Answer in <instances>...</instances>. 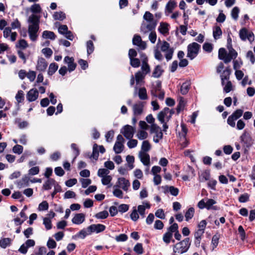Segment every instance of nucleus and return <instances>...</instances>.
Returning <instances> with one entry per match:
<instances>
[{
	"label": "nucleus",
	"instance_id": "obj_1",
	"mask_svg": "<svg viewBox=\"0 0 255 255\" xmlns=\"http://www.w3.org/2000/svg\"><path fill=\"white\" fill-rule=\"evenodd\" d=\"M191 240L187 237L182 241L176 243L173 246V252L179 254L186 253L190 247Z\"/></svg>",
	"mask_w": 255,
	"mask_h": 255
},
{
	"label": "nucleus",
	"instance_id": "obj_2",
	"mask_svg": "<svg viewBox=\"0 0 255 255\" xmlns=\"http://www.w3.org/2000/svg\"><path fill=\"white\" fill-rule=\"evenodd\" d=\"M216 201L213 199L204 198L200 200L197 204V207L200 209L206 208L208 210H219L220 208L216 205Z\"/></svg>",
	"mask_w": 255,
	"mask_h": 255
},
{
	"label": "nucleus",
	"instance_id": "obj_3",
	"mask_svg": "<svg viewBox=\"0 0 255 255\" xmlns=\"http://www.w3.org/2000/svg\"><path fill=\"white\" fill-rule=\"evenodd\" d=\"M201 46L196 42L189 44L187 46V57L190 60L194 59L198 54Z\"/></svg>",
	"mask_w": 255,
	"mask_h": 255
},
{
	"label": "nucleus",
	"instance_id": "obj_4",
	"mask_svg": "<svg viewBox=\"0 0 255 255\" xmlns=\"http://www.w3.org/2000/svg\"><path fill=\"white\" fill-rule=\"evenodd\" d=\"M239 36L241 39L243 41H246L247 39L252 42L255 39L254 34L253 32H250L245 28H242L239 31Z\"/></svg>",
	"mask_w": 255,
	"mask_h": 255
},
{
	"label": "nucleus",
	"instance_id": "obj_5",
	"mask_svg": "<svg viewBox=\"0 0 255 255\" xmlns=\"http://www.w3.org/2000/svg\"><path fill=\"white\" fill-rule=\"evenodd\" d=\"M150 132L155 133V135L153 137V141L155 143H158L159 139L163 138V133L161 128L156 124H153L151 125Z\"/></svg>",
	"mask_w": 255,
	"mask_h": 255
},
{
	"label": "nucleus",
	"instance_id": "obj_6",
	"mask_svg": "<svg viewBox=\"0 0 255 255\" xmlns=\"http://www.w3.org/2000/svg\"><path fill=\"white\" fill-rule=\"evenodd\" d=\"M169 111V108L165 107L162 111H160L157 115L158 120L161 124H163V131L164 132L166 131L167 128H168V125L165 122V117L166 115L168 114Z\"/></svg>",
	"mask_w": 255,
	"mask_h": 255
},
{
	"label": "nucleus",
	"instance_id": "obj_7",
	"mask_svg": "<svg viewBox=\"0 0 255 255\" xmlns=\"http://www.w3.org/2000/svg\"><path fill=\"white\" fill-rule=\"evenodd\" d=\"M134 131L135 128L128 125L125 126L121 130V132L127 139L132 138Z\"/></svg>",
	"mask_w": 255,
	"mask_h": 255
},
{
	"label": "nucleus",
	"instance_id": "obj_8",
	"mask_svg": "<svg viewBox=\"0 0 255 255\" xmlns=\"http://www.w3.org/2000/svg\"><path fill=\"white\" fill-rule=\"evenodd\" d=\"M129 186L130 183L128 180L124 177H120L118 178L116 184L114 185V188H121L124 191H127Z\"/></svg>",
	"mask_w": 255,
	"mask_h": 255
},
{
	"label": "nucleus",
	"instance_id": "obj_9",
	"mask_svg": "<svg viewBox=\"0 0 255 255\" xmlns=\"http://www.w3.org/2000/svg\"><path fill=\"white\" fill-rule=\"evenodd\" d=\"M241 142L244 143V146L250 147L253 144V139L250 134L244 132L240 137Z\"/></svg>",
	"mask_w": 255,
	"mask_h": 255
},
{
	"label": "nucleus",
	"instance_id": "obj_10",
	"mask_svg": "<svg viewBox=\"0 0 255 255\" xmlns=\"http://www.w3.org/2000/svg\"><path fill=\"white\" fill-rule=\"evenodd\" d=\"M132 44L137 46L141 50H144L146 48V44L142 41L141 37L138 35H134L132 38Z\"/></svg>",
	"mask_w": 255,
	"mask_h": 255
},
{
	"label": "nucleus",
	"instance_id": "obj_11",
	"mask_svg": "<svg viewBox=\"0 0 255 255\" xmlns=\"http://www.w3.org/2000/svg\"><path fill=\"white\" fill-rule=\"evenodd\" d=\"M64 61L68 65L67 69L69 72H72L75 69L77 64L74 63V59L73 57L67 56L64 58Z\"/></svg>",
	"mask_w": 255,
	"mask_h": 255
},
{
	"label": "nucleus",
	"instance_id": "obj_12",
	"mask_svg": "<svg viewBox=\"0 0 255 255\" xmlns=\"http://www.w3.org/2000/svg\"><path fill=\"white\" fill-rule=\"evenodd\" d=\"M231 72L232 70L230 66H228L226 67L221 73L220 77L221 79V84L223 86L225 84V80H228V81H229Z\"/></svg>",
	"mask_w": 255,
	"mask_h": 255
},
{
	"label": "nucleus",
	"instance_id": "obj_13",
	"mask_svg": "<svg viewBox=\"0 0 255 255\" xmlns=\"http://www.w3.org/2000/svg\"><path fill=\"white\" fill-rule=\"evenodd\" d=\"M38 97V91L37 89H32L27 93L26 98L27 100L30 102H33L35 101Z\"/></svg>",
	"mask_w": 255,
	"mask_h": 255
},
{
	"label": "nucleus",
	"instance_id": "obj_14",
	"mask_svg": "<svg viewBox=\"0 0 255 255\" xmlns=\"http://www.w3.org/2000/svg\"><path fill=\"white\" fill-rule=\"evenodd\" d=\"M139 158L144 165H149L150 156L148 153H146L144 152L140 151L139 153Z\"/></svg>",
	"mask_w": 255,
	"mask_h": 255
},
{
	"label": "nucleus",
	"instance_id": "obj_15",
	"mask_svg": "<svg viewBox=\"0 0 255 255\" xmlns=\"http://www.w3.org/2000/svg\"><path fill=\"white\" fill-rule=\"evenodd\" d=\"M47 67V63L42 57L39 58L36 65V69L39 71H45Z\"/></svg>",
	"mask_w": 255,
	"mask_h": 255
},
{
	"label": "nucleus",
	"instance_id": "obj_16",
	"mask_svg": "<svg viewBox=\"0 0 255 255\" xmlns=\"http://www.w3.org/2000/svg\"><path fill=\"white\" fill-rule=\"evenodd\" d=\"M91 232L99 233L104 231L106 229V226L103 224H92L89 226Z\"/></svg>",
	"mask_w": 255,
	"mask_h": 255
},
{
	"label": "nucleus",
	"instance_id": "obj_17",
	"mask_svg": "<svg viewBox=\"0 0 255 255\" xmlns=\"http://www.w3.org/2000/svg\"><path fill=\"white\" fill-rule=\"evenodd\" d=\"M149 22V23L146 25H142L141 26V31L144 33L147 32L149 31H152V30L154 29L156 26L157 23L156 21H154Z\"/></svg>",
	"mask_w": 255,
	"mask_h": 255
},
{
	"label": "nucleus",
	"instance_id": "obj_18",
	"mask_svg": "<svg viewBox=\"0 0 255 255\" xmlns=\"http://www.w3.org/2000/svg\"><path fill=\"white\" fill-rule=\"evenodd\" d=\"M143 103L139 102L138 103L134 104L133 106V114L135 116L140 115L143 112Z\"/></svg>",
	"mask_w": 255,
	"mask_h": 255
},
{
	"label": "nucleus",
	"instance_id": "obj_19",
	"mask_svg": "<svg viewBox=\"0 0 255 255\" xmlns=\"http://www.w3.org/2000/svg\"><path fill=\"white\" fill-rule=\"evenodd\" d=\"M28 22L29 23V25H39L40 22V17L33 14H31L28 17Z\"/></svg>",
	"mask_w": 255,
	"mask_h": 255
},
{
	"label": "nucleus",
	"instance_id": "obj_20",
	"mask_svg": "<svg viewBox=\"0 0 255 255\" xmlns=\"http://www.w3.org/2000/svg\"><path fill=\"white\" fill-rule=\"evenodd\" d=\"M164 72V70L162 69L160 65H158L155 67L153 72L152 73V77L158 78H159Z\"/></svg>",
	"mask_w": 255,
	"mask_h": 255
},
{
	"label": "nucleus",
	"instance_id": "obj_21",
	"mask_svg": "<svg viewBox=\"0 0 255 255\" xmlns=\"http://www.w3.org/2000/svg\"><path fill=\"white\" fill-rule=\"evenodd\" d=\"M141 70L140 71L142 73L146 75L150 72V67L148 63V62H146V59L143 60L142 62L141 66Z\"/></svg>",
	"mask_w": 255,
	"mask_h": 255
},
{
	"label": "nucleus",
	"instance_id": "obj_22",
	"mask_svg": "<svg viewBox=\"0 0 255 255\" xmlns=\"http://www.w3.org/2000/svg\"><path fill=\"white\" fill-rule=\"evenodd\" d=\"M55 183V180L53 178L48 179L43 184L42 189L44 190H49L51 189L52 186Z\"/></svg>",
	"mask_w": 255,
	"mask_h": 255
},
{
	"label": "nucleus",
	"instance_id": "obj_23",
	"mask_svg": "<svg viewBox=\"0 0 255 255\" xmlns=\"http://www.w3.org/2000/svg\"><path fill=\"white\" fill-rule=\"evenodd\" d=\"M42 36L43 38L49 39L51 40H54L56 38V35L53 31L44 30L42 32Z\"/></svg>",
	"mask_w": 255,
	"mask_h": 255
},
{
	"label": "nucleus",
	"instance_id": "obj_24",
	"mask_svg": "<svg viewBox=\"0 0 255 255\" xmlns=\"http://www.w3.org/2000/svg\"><path fill=\"white\" fill-rule=\"evenodd\" d=\"M12 240L9 238H1L0 240V247L5 249L11 244Z\"/></svg>",
	"mask_w": 255,
	"mask_h": 255
},
{
	"label": "nucleus",
	"instance_id": "obj_25",
	"mask_svg": "<svg viewBox=\"0 0 255 255\" xmlns=\"http://www.w3.org/2000/svg\"><path fill=\"white\" fill-rule=\"evenodd\" d=\"M222 34L221 28L219 26H215L213 28V35L215 39H218Z\"/></svg>",
	"mask_w": 255,
	"mask_h": 255
},
{
	"label": "nucleus",
	"instance_id": "obj_26",
	"mask_svg": "<svg viewBox=\"0 0 255 255\" xmlns=\"http://www.w3.org/2000/svg\"><path fill=\"white\" fill-rule=\"evenodd\" d=\"M164 189L165 192H169L170 194L173 196H176L178 195L179 189L173 186H165Z\"/></svg>",
	"mask_w": 255,
	"mask_h": 255
},
{
	"label": "nucleus",
	"instance_id": "obj_27",
	"mask_svg": "<svg viewBox=\"0 0 255 255\" xmlns=\"http://www.w3.org/2000/svg\"><path fill=\"white\" fill-rule=\"evenodd\" d=\"M98 145L97 143H94L93 146L92 153L90 155V158H93L95 160H97L99 157V150Z\"/></svg>",
	"mask_w": 255,
	"mask_h": 255
},
{
	"label": "nucleus",
	"instance_id": "obj_28",
	"mask_svg": "<svg viewBox=\"0 0 255 255\" xmlns=\"http://www.w3.org/2000/svg\"><path fill=\"white\" fill-rule=\"evenodd\" d=\"M176 2L174 0H170L166 5L165 9L169 13H171L176 7Z\"/></svg>",
	"mask_w": 255,
	"mask_h": 255
},
{
	"label": "nucleus",
	"instance_id": "obj_29",
	"mask_svg": "<svg viewBox=\"0 0 255 255\" xmlns=\"http://www.w3.org/2000/svg\"><path fill=\"white\" fill-rule=\"evenodd\" d=\"M173 235L169 232H166L163 236V241L166 244H169L171 242L174 243V240L172 239Z\"/></svg>",
	"mask_w": 255,
	"mask_h": 255
},
{
	"label": "nucleus",
	"instance_id": "obj_30",
	"mask_svg": "<svg viewBox=\"0 0 255 255\" xmlns=\"http://www.w3.org/2000/svg\"><path fill=\"white\" fill-rule=\"evenodd\" d=\"M186 103L183 97H181L176 107L177 114L178 115L181 111H183L185 106Z\"/></svg>",
	"mask_w": 255,
	"mask_h": 255
},
{
	"label": "nucleus",
	"instance_id": "obj_31",
	"mask_svg": "<svg viewBox=\"0 0 255 255\" xmlns=\"http://www.w3.org/2000/svg\"><path fill=\"white\" fill-rule=\"evenodd\" d=\"M29 180L28 177L25 176L18 182L17 185L19 188L28 186L29 185Z\"/></svg>",
	"mask_w": 255,
	"mask_h": 255
},
{
	"label": "nucleus",
	"instance_id": "obj_32",
	"mask_svg": "<svg viewBox=\"0 0 255 255\" xmlns=\"http://www.w3.org/2000/svg\"><path fill=\"white\" fill-rule=\"evenodd\" d=\"M168 24L166 23L161 22L158 28V31L162 34H165L168 32Z\"/></svg>",
	"mask_w": 255,
	"mask_h": 255
},
{
	"label": "nucleus",
	"instance_id": "obj_33",
	"mask_svg": "<svg viewBox=\"0 0 255 255\" xmlns=\"http://www.w3.org/2000/svg\"><path fill=\"white\" fill-rule=\"evenodd\" d=\"M53 16L55 20L62 21L66 18V14L63 11H56L54 13Z\"/></svg>",
	"mask_w": 255,
	"mask_h": 255
},
{
	"label": "nucleus",
	"instance_id": "obj_34",
	"mask_svg": "<svg viewBox=\"0 0 255 255\" xmlns=\"http://www.w3.org/2000/svg\"><path fill=\"white\" fill-rule=\"evenodd\" d=\"M194 212L195 210L193 207H190L188 209L185 214V220L186 221H188L193 218Z\"/></svg>",
	"mask_w": 255,
	"mask_h": 255
},
{
	"label": "nucleus",
	"instance_id": "obj_35",
	"mask_svg": "<svg viewBox=\"0 0 255 255\" xmlns=\"http://www.w3.org/2000/svg\"><path fill=\"white\" fill-rule=\"evenodd\" d=\"M58 65L55 63H51L49 65L48 74L50 76L52 75L58 69Z\"/></svg>",
	"mask_w": 255,
	"mask_h": 255
},
{
	"label": "nucleus",
	"instance_id": "obj_36",
	"mask_svg": "<svg viewBox=\"0 0 255 255\" xmlns=\"http://www.w3.org/2000/svg\"><path fill=\"white\" fill-rule=\"evenodd\" d=\"M124 147V146L123 145V143L119 142H116L113 149L116 153L119 154L122 152Z\"/></svg>",
	"mask_w": 255,
	"mask_h": 255
},
{
	"label": "nucleus",
	"instance_id": "obj_37",
	"mask_svg": "<svg viewBox=\"0 0 255 255\" xmlns=\"http://www.w3.org/2000/svg\"><path fill=\"white\" fill-rule=\"evenodd\" d=\"M138 97L140 100H144L147 99L146 90L145 88H141L138 91Z\"/></svg>",
	"mask_w": 255,
	"mask_h": 255
},
{
	"label": "nucleus",
	"instance_id": "obj_38",
	"mask_svg": "<svg viewBox=\"0 0 255 255\" xmlns=\"http://www.w3.org/2000/svg\"><path fill=\"white\" fill-rule=\"evenodd\" d=\"M146 75L140 71H138L135 74V79L137 84H138L144 79Z\"/></svg>",
	"mask_w": 255,
	"mask_h": 255
},
{
	"label": "nucleus",
	"instance_id": "obj_39",
	"mask_svg": "<svg viewBox=\"0 0 255 255\" xmlns=\"http://www.w3.org/2000/svg\"><path fill=\"white\" fill-rule=\"evenodd\" d=\"M109 216V213L107 211H103L97 213L95 217L98 219H105Z\"/></svg>",
	"mask_w": 255,
	"mask_h": 255
},
{
	"label": "nucleus",
	"instance_id": "obj_40",
	"mask_svg": "<svg viewBox=\"0 0 255 255\" xmlns=\"http://www.w3.org/2000/svg\"><path fill=\"white\" fill-rule=\"evenodd\" d=\"M151 146L147 140H144L141 145V150L140 151L146 152L150 149Z\"/></svg>",
	"mask_w": 255,
	"mask_h": 255
},
{
	"label": "nucleus",
	"instance_id": "obj_41",
	"mask_svg": "<svg viewBox=\"0 0 255 255\" xmlns=\"http://www.w3.org/2000/svg\"><path fill=\"white\" fill-rule=\"evenodd\" d=\"M87 54L90 55L94 50V46L93 42L91 40H89L87 42Z\"/></svg>",
	"mask_w": 255,
	"mask_h": 255
},
{
	"label": "nucleus",
	"instance_id": "obj_42",
	"mask_svg": "<svg viewBox=\"0 0 255 255\" xmlns=\"http://www.w3.org/2000/svg\"><path fill=\"white\" fill-rule=\"evenodd\" d=\"M24 92L22 90H19L15 96V99L18 103H21L24 100Z\"/></svg>",
	"mask_w": 255,
	"mask_h": 255
},
{
	"label": "nucleus",
	"instance_id": "obj_43",
	"mask_svg": "<svg viewBox=\"0 0 255 255\" xmlns=\"http://www.w3.org/2000/svg\"><path fill=\"white\" fill-rule=\"evenodd\" d=\"M220 235L218 234H216L213 236L212 239V244L213 245V250L217 247Z\"/></svg>",
	"mask_w": 255,
	"mask_h": 255
},
{
	"label": "nucleus",
	"instance_id": "obj_44",
	"mask_svg": "<svg viewBox=\"0 0 255 255\" xmlns=\"http://www.w3.org/2000/svg\"><path fill=\"white\" fill-rule=\"evenodd\" d=\"M130 64L133 68H138L140 64V61L139 59L136 58H130Z\"/></svg>",
	"mask_w": 255,
	"mask_h": 255
},
{
	"label": "nucleus",
	"instance_id": "obj_45",
	"mask_svg": "<svg viewBox=\"0 0 255 255\" xmlns=\"http://www.w3.org/2000/svg\"><path fill=\"white\" fill-rule=\"evenodd\" d=\"M133 251L138 255L142 254L143 253V250L142 244H136L133 248Z\"/></svg>",
	"mask_w": 255,
	"mask_h": 255
},
{
	"label": "nucleus",
	"instance_id": "obj_46",
	"mask_svg": "<svg viewBox=\"0 0 255 255\" xmlns=\"http://www.w3.org/2000/svg\"><path fill=\"white\" fill-rule=\"evenodd\" d=\"M130 217L133 221H136L139 219V215L135 207H133V210L130 215Z\"/></svg>",
	"mask_w": 255,
	"mask_h": 255
},
{
	"label": "nucleus",
	"instance_id": "obj_47",
	"mask_svg": "<svg viewBox=\"0 0 255 255\" xmlns=\"http://www.w3.org/2000/svg\"><path fill=\"white\" fill-rule=\"evenodd\" d=\"M227 48L229 49V55H230L233 59H236L238 56V53L232 47V45H230V46H227Z\"/></svg>",
	"mask_w": 255,
	"mask_h": 255
},
{
	"label": "nucleus",
	"instance_id": "obj_48",
	"mask_svg": "<svg viewBox=\"0 0 255 255\" xmlns=\"http://www.w3.org/2000/svg\"><path fill=\"white\" fill-rule=\"evenodd\" d=\"M243 113H244V111L243 110L237 109L235 112H234L231 115L233 117H234V119H235L237 120L240 117H242V116L243 114Z\"/></svg>",
	"mask_w": 255,
	"mask_h": 255
},
{
	"label": "nucleus",
	"instance_id": "obj_49",
	"mask_svg": "<svg viewBox=\"0 0 255 255\" xmlns=\"http://www.w3.org/2000/svg\"><path fill=\"white\" fill-rule=\"evenodd\" d=\"M30 10L33 13H38L41 12V8L39 4L35 3L31 5Z\"/></svg>",
	"mask_w": 255,
	"mask_h": 255
},
{
	"label": "nucleus",
	"instance_id": "obj_50",
	"mask_svg": "<svg viewBox=\"0 0 255 255\" xmlns=\"http://www.w3.org/2000/svg\"><path fill=\"white\" fill-rule=\"evenodd\" d=\"M114 136V131L113 130H111L108 131L105 135L106 141L108 142H111L113 139Z\"/></svg>",
	"mask_w": 255,
	"mask_h": 255
},
{
	"label": "nucleus",
	"instance_id": "obj_51",
	"mask_svg": "<svg viewBox=\"0 0 255 255\" xmlns=\"http://www.w3.org/2000/svg\"><path fill=\"white\" fill-rule=\"evenodd\" d=\"M239 12L240 9L237 6H235L232 9L231 16L234 19L237 20L238 19Z\"/></svg>",
	"mask_w": 255,
	"mask_h": 255
},
{
	"label": "nucleus",
	"instance_id": "obj_52",
	"mask_svg": "<svg viewBox=\"0 0 255 255\" xmlns=\"http://www.w3.org/2000/svg\"><path fill=\"white\" fill-rule=\"evenodd\" d=\"M177 230H178V225L177 223H175L168 228L167 232H169V233H171L173 235Z\"/></svg>",
	"mask_w": 255,
	"mask_h": 255
},
{
	"label": "nucleus",
	"instance_id": "obj_53",
	"mask_svg": "<svg viewBox=\"0 0 255 255\" xmlns=\"http://www.w3.org/2000/svg\"><path fill=\"white\" fill-rule=\"evenodd\" d=\"M49 204L46 201H43L39 204L38 210L39 211H45L48 209Z\"/></svg>",
	"mask_w": 255,
	"mask_h": 255
},
{
	"label": "nucleus",
	"instance_id": "obj_54",
	"mask_svg": "<svg viewBox=\"0 0 255 255\" xmlns=\"http://www.w3.org/2000/svg\"><path fill=\"white\" fill-rule=\"evenodd\" d=\"M42 53L46 58H49L52 56L53 51L50 48H44L42 49Z\"/></svg>",
	"mask_w": 255,
	"mask_h": 255
},
{
	"label": "nucleus",
	"instance_id": "obj_55",
	"mask_svg": "<svg viewBox=\"0 0 255 255\" xmlns=\"http://www.w3.org/2000/svg\"><path fill=\"white\" fill-rule=\"evenodd\" d=\"M23 147L22 145L16 144L12 148V151L14 153L20 154L22 153Z\"/></svg>",
	"mask_w": 255,
	"mask_h": 255
},
{
	"label": "nucleus",
	"instance_id": "obj_56",
	"mask_svg": "<svg viewBox=\"0 0 255 255\" xmlns=\"http://www.w3.org/2000/svg\"><path fill=\"white\" fill-rule=\"evenodd\" d=\"M109 172L110 171L107 169L100 168L98 170L97 174L98 176L102 177L108 175Z\"/></svg>",
	"mask_w": 255,
	"mask_h": 255
},
{
	"label": "nucleus",
	"instance_id": "obj_57",
	"mask_svg": "<svg viewBox=\"0 0 255 255\" xmlns=\"http://www.w3.org/2000/svg\"><path fill=\"white\" fill-rule=\"evenodd\" d=\"M115 189L114 190L113 193V195L119 198H123V191L119 189V188H115Z\"/></svg>",
	"mask_w": 255,
	"mask_h": 255
},
{
	"label": "nucleus",
	"instance_id": "obj_58",
	"mask_svg": "<svg viewBox=\"0 0 255 255\" xmlns=\"http://www.w3.org/2000/svg\"><path fill=\"white\" fill-rule=\"evenodd\" d=\"M92 183V180L89 178H81V183L83 188H86Z\"/></svg>",
	"mask_w": 255,
	"mask_h": 255
},
{
	"label": "nucleus",
	"instance_id": "obj_59",
	"mask_svg": "<svg viewBox=\"0 0 255 255\" xmlns=\"http://www.w3.org/2000/svg\"><path fill=\"white\" fill-rule=\"evenodd\" d=\"M28 46V43L24 39H20L19 40L18 44L16 45V47L22 49H25Z\"/></svg>",
	"mask_w": 255,
	"mask_h": 255
},
{
	"label": "nucleus",
	"instance_id": "obj_60",
	"mask_svg": "<svg viewBox=\"0 0 255 255\" xmlns=\"http://www.w3.org/2000/svg\"><path fill=\"white\" fill-rule=\"evenodd\" d=\"M43 224L47 230H50L52 228L51 221L50 219L48 218H44L43 219Z\"/></svg>",
	"mask_w": 255,
	"mask_h": 255
},
{
	"label": "nucleus",
	"instance_id": "obj_61",
	"mask_svg": "<svg viewBox=\"0 0 255 255\" xmlns=\"http://www.w3.org/2000/svg\"><path fill=\"white\" fill-rule=\"evenodd\" d=\"M203 49L204 51L210 53L213 50V45L208 42H205L203 45Z\"/></svg>",
	"mask_w": 255,
	"mask_h": 255
},
{
	"label": "nucleus",
	"instance_id": "obj_62",
	"mask_svg": "<svg viewBox=\"0 0 255 255\" xmlns=\"http://www.w3.org/2000/svg\"><path fill=\"white\" fill-rule=\"evenodd\" d=\"M189 89L188 84L186 83H184L181 86L180 91L182 95H185L188 93Z\"/></svg>",
	"mask_w": 255,
	"mask_h": 255
},
{
	"label": "nucleus",
	"instance_id": "obj_63",
	"mask_svg": "<svg viewBox=\"0 0 255 255\" xmlns=\"http://www.w3.org/2000/svg\"><path fill=\"white\" fill-rule=\"evenodd\" d=\"M136 136L139 139L142 140L147 138L148 134L147 132L144 130H140L137 133Z\"/></svg>",
	"mask_w": 255,
	"mask_h": 255
},
{
	"label": "nucleus",
	"instance_id": "obj_64",
	"mask_svg": "<svg viewBox=\"0 0 255 255\" xmlns=\"http://www.w3.org/2000/svg\"><path fill=\"white\" fill-rule=\"evenodd\" d=\"M143 18L148 22L154 21L153 15L149 11H146L143 15Z\"/></svg>",
	"mask_w": 255,
	"mask_h": 255
}]
</instances>
